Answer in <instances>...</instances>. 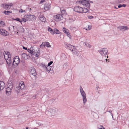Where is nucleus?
<instances>
[{
    "instance_id": "1",
    "label": "nucleus",
    "mask_w": 129,
    "mask_h": 129,
    "mask_svg": "<svg viewBox=\"0 0 129 129\" xmlns=\"http://www.w3.org/2000/svg\"><path fill=\"white\" fill-rule=\"evenodd\" d=\"M61 15L58 14L54 16V18L56 21H58L61 20L63 19L62 15H66V13L65 10H63L61 11Z\"/></svg>"
},
{
    "instance_id": "2",
    "label": "nucleus",
    "mask_w": 129,
    "mask_h": 129,
    "mask_svg": "<svg viewBox=\"0 0 129 129\" xmlns=\"http://www.w3.org/2000/svg\"><path fill=\"white\" fill-rule=\"evenodd\" d=\"M76 3L79 4L80 5H83L88 8H89L90 7V3L88 0L78 1L76 2Z\"/></svg>"
},
{
    "instance_id": "3",
    "label": "nucleus",
    "mask_w": 129,
    "mask_h": 129,
    "mask_svg": "<svg viewBox=\"0 0 129 129\" xmlns=\"http://www.w3.org/2000/svg\"><path fill=\"white\" fill-rule=\"evenodd\" d=\"M80 91L81 94L82 96L83 103L84 104H85L87 101L86 95L85 92L83 90V88L81 86H80Z\"/></svg>"
},
{
    "instance_id": "4",
    "label": "nucleus",
    "mask_w": 129,
    "mask_h": 129,
    "mask_svg": "<svg viewBox=\"0 0 129 129\" xmlns=\"http://www.w3.org/2000/svg\"><path fill=\"white\" fill-rule=\"evenodd\" d=\"M14 60L13 61L12 64L14 65V68L16 67L19 63L20 60L18 56H17L15 57L14 58Z\"/></svg>"
},
{
    "instance_id": "5",
    "label": "nucleus",
    "mask_w": 129,
    "mask_h": 129,
    "mask_svg": "<svg viewBox=\"0 0 129 129\" xmlns=\"http://www.w3.org/2000/svg\"><path fill=\"white\" fill-rule=\"evenodd\" d=\"M13 86L12 85L8 84V87L6 89V94L7 95H9L11 94V91L13 88Z\"/></svg>"
},
{
    "instance_id": "6",
    "label": "nucleus",
    "mask_w": 129,
    "mask_h": 129,
    "mask_svg": "<svg viewBox=\"0 0 129 129\" xmlns=\"http://www.w3.org/2000/svg\"><path fill=\"white\" fill-rule=\"evenodd\" d=\"M58 111V109L54 107L50 108L49 109V111L50 112L52 115H54L57 113Z\"/></svg>"
},
{
    "instance_id": "7",
    "label": "nucleus",
    "mask_w": 129,
    "mask_h": 129,
    "mask_svg": "<svg viewBox=\"0 0 129 129\" xmlns=\"http://www.w3.org/2000/svg\"><path fill=\"white\" fill-rule=\"evenodd\" d=\"M65 45V47L66 48L68 49L72 52H74L73 50H74V49L75 48V46H72L67 43H66Z\"/></svg>"
},
{
    "instance_id": "8",
    "label": "nucleus",
    "mask_w": 129,
    "mask_h": 129,
    "mask_svg": "<svg viewBox=\"0 0 129 129\" xmlns=\"http://www.w3.org/2000/svg\"><path fill=\"white\" fill-rule=\"evenodd\" d=\"M82 8L80 6H76L74 8V11L77 13H82Z\"/></svg>"
},
{
    "instance_id": "9",
    "label": "nucleus",
    "mask_w": 129,
    "mask_h": 129,
    "mask_svg": "<svg viewBox=\"0 0 129 129\" xmlns=\"http://www.w3.org/2000/svg\"><path fill=\"white\" fill-rule=\"evenodd\" d=\"M98 51L102 56L106 55L108 52L107 49L105 48H103L102 50H98Z\"/></svg>"
},
{
    "instance_id": "10",
    "label": "nucleus",
    "mask_w": 129,
    "mask_h": 129,
    "mask_svg": "<svg viewBox=\"0 0 129 129\" xmlns=\"http://www.w3.org/2000/svg\"><path fill=\"white\" fill-rule=\"evenodd\" d=\"M12 4H10V5L6 4H2L1 6H2L6 10H9L10 8L12 6Z\"/></svg>"
},
{
    "instance_id": "11",
    "label": "nucleus",
    "mask_w": 129,
    "mask_h": 129,
    "mask_svg": "<svg viewBox=\"0 0 129 129\" xmlns=\"http://www.w3.org/2000/svg\"><path fill=\"white\" fill-rule=\"evenodd\" d=\"M30 74H31L35 77L37 75L35 69L34 68H31L30 69Z\"/></svg>"
},
{
    "instance_id": "12",
    "label": "nucleus",
    "mask_w": 129,
    "mask_h": 129,
    "mask_svg": "<svg viewBox=\"0 0 129 129\" xmlns=\"http://www.w3.org/2000/svg\"><path fill=\"white\" fill-rule=\"evenodd\" d=\"M8 33L6 30L3 29H0V34L6 36L8 35Z\"/></svg>"
},
{
    "instance_id": "13",
    "label": "nucleus",
    "mask_w": 129,
    "mask_h": 129,
    "mask_svg": "<svg viewBox=\"0 0 129 129\" xmlns=\"http://www.w3.org/2000/svg\"><path fill=\"white\" fill-rule=\"evenodd\" d=\"M118 28L120 30H125L128 29V28L127 27L125 26H123L119 27H118Z\"/></svg>"
},
{
    "instance_id": "14",
    "label": "nucleus",
    "mask_w": 129,
    "mask_h": 129,
    "mask_svg": "<svg viewBox=\"0 0 129 129\" xmlns=\"http://www.w3.org/2000/svg\"><path fill=\"white\" fill-rule=\"evenodd\" d=\"M5 84L4 82L0 81V91L1 89H3L4 87Z\"/></svg>"
},
{
    "instance_id": "15",
    "label": "nucleus",
    "mask_w": 129,
    "mask_h": 129,
    "mask_svg": "<svg viewBox=\"0 0 129 129\" xmlns=\"http://www.w3.org/2000/svg\"><path fill=\"white\" fill-rule=\"evenodd\" d=\"M50 8V5L49 4H45L44 9L45 10L47 11L49 10Z\"/></svg>"
},
{
    "instance_id": "16",
    "label": "nucleus",
    "mask_w": 129,
    "mask_h": 129,
    "mask_svg": "<svg viewBox=\"0 0 129 129\" xmlns=\"http://www.w3.org/2000/svg\"><path fill=\"white\" fill-rule=\"evenodd\" d=\"M19 87L21 89H23L24 87V82L22 81L20 82L19 84Z\"/></svg>"
},
{
    "instance_id": "17",
    "label": "nucleus",
    "mask_w": 129,
    "mask_h": 129,
    "mask_svg": "<svg viewBox=\"0 0 129 129\" xmlns=\"http://www.w3.org/2000/svg\"><path fill=\"white\" fill-rule=\"evenodd\" d=\"M21 56L25 59L26 60L27 59V54L25 53L22 54H21Z\"/></svg>"
},
{
    "instance_id": "18",
    "label": "nucleus",
    "mask_w": 129,
    "mask_h": 129,
    "mask_svg": "<svg viewBox=\"0 0 129 129\" xmlns=\"http://www.w3.org/2000/svg\"><path fill=\"white\" fill-rule=\"evenodd\" d=\"M89 11V10L87 8H83L82 9V13H86L87 12H88Z\"/></svg>"
},
{
    "instance_id": "19",
    "label": "nucleus",
    "mask_w": 129,
    "mask_h": 129,
    "mask_svg": "<svg viewBox=\"0 0 129 129\" xmlns=\"http://www.w3.org/2000/svg\"><path fill=\"white\" fill-rule=\"evenodd\" d=\"M37 53H36V52H35V53H34V54H32V55H34L35 56L38 57L40 55V52L39 50L37 51Z\"/></svg>"
},
{
    "instance_id": "20",
    "label": "nucleus",
    "mask_w": 129,
    "mask_h": 129,
    "mask_svg": "<svg viewBox=\"0 0 129 129\" xmlns=\"http://www.w3.org/2000/svg\"><path fill=\"white\" fill-rule=\"evenodd\" d=\"M30 14L29 15H25L24 16V17L26 18V20H27V21L28 20H30Z\"/></svg>"
},
{
    "instance_id": "21",
    "label": "nucleus",
    "mask_w": 129,
    "mask_h": 129,
    "mask_svg": "<svg viewBox=\"0 0 129 129\" xmlns=\"http://www.w3.org/2000/svg\"><path fill=\"white\" fill-rule=\"evenodd\" d=\"M63 30L67 34H68V33H69V30L64 27L63 28Z\"/></svg>"
},
{
    "instance_id": "22",
    "label": "nucleus",
    "mask_w": 129,
    "mask_h": 129,
    "mask_svg": "<svg viewBox=\"0 0 129 129\" xmlns=\"http://www.w3.org/2000/svg\"><path fill=\"white\" fill-rule=\"evenodd\" d=\"M39 19L43 22H45L46 20V18L44 16L42 17H40V18H39Z\"/></svg>"
},
{
    "instance_id": "23",
    "label": "nucleus",
    "mask_w": 129,
    "mask_h": 129,
    "mask_svg": "<svg viewBox=\"0 0 129 129\" xmlns=\"http://www.w3.org/2000/svg\"><path fill=\"white\" fill-rule=\"evenodd\" d=\"M45 44V46L49 48L51 47V46L50 45V43L47 42H44Z\"/></svg>"
},
{
    "instance_id": "24",
    "label": "nucleus",
    "mask_w": 129,
    "mask_h": 129,
    "mask_svg": "<svg viewBox=\"0 0 129 129\" xmlns=\"http://www.w3.org/2000/svg\"><path fill=\"white\" fill-rule=\"evenodd\" d=\"M54 33L57 34H59L60 32L59 30L56 28H54Z\"/></svg>"
},
{
    "instance_id": "25",
    "label": "nucleus",
    "mask_w": 129,
    "mask_h": 129,
    "mask_svg": "<svg viewBox=\"0 0 129 129\" xmlns=\"http://www.w3.org/2000/svg\"><path fill=\"white\" fill-rule=\"evenodd\" d=\"M12 11H4L3 13L5 14V15H8L10 13H12Z\"/></svg>"
},
{
    "instance_id": "26",
    "label": "nucleus",
    "mask_w": 129,
    "mask_h": 129,
    "mask_svg": "<svg viewBox=\"0 0 129 129\" xmlns=\"http://www.w3.org/2000/svg\"><path fill=\"white\" fill-rule=\"evenodd\" d=\"M6 61L8 65H10L11 63V59L9 58L8 59H7V60H6Z\"/></svg>"
},
{
    "instance_id": "27",
    "label": "nucleus",
    "mask_w": 129,
    "mask_h": 129,
    "mask_svg": "<svg viewBox=\"0 0 129 129\" xmlns=\"http://www.w3.org/2000/svg\"><path fill=\"white\" fill-rule=\"evenodd\" d=\"M27 51L31 53V55H32V54H34V53H35V51H34L33 50H31V49H28L27 50Z\"/></svg>"
},
{
    "instance_id": "28",
    "label": "nucleus",
    "mask_w": 129,
    "mask_h": 129,
    "mask_svg": "<svg viewBox=\"0 0 129 129\" xmlns=\"http://www.w3.org/2000/svg\"><path fill=\"white\" fill-rule=\"evenodd\" d=\"M46 71L48 72H49L51 70V67L50 66H48L46 68Z\"/></svg>"
},
{
    "instance_id": "29",
    "label": "nucleus",
    "mask_w": 129,
    "mask_h": 129,
    "mask_svg": "<svg viewBox=\"0 0 129 129\" xmlns=\"http://www.w3.org/2000/svg\"><path fill=\"white\" fill-rule=\"evenodd\" d=\"M14 26H11L10 27H9V30H11V31H13L14 30Z\"/></svg>"
},
{
    "instance_id": "30",
    "label": "nucleus",
    "mask_w": 129,
    "mask_h": 129,
    "mask_svg": "<svg viewBox=\"0 0 129 129\" xmlns=\"http://www.w3.org/2000/svg\"><path fill=\"white\" fill-rule=\"evenodd\" d=\"M74 50H73V51L74 52H73L74 54H77L78 52V51L77 49L75 48L74 49Z\"/></svg>"
},
{
    "instance_id": "31",
    "label": "nucleus",
    "mask_w": 129,
    "mask_h": 129,
    "mask_svg": "<svg viewBox=\"0 0 129 129\" xmlns=\"http://www.w3.org/2000/svg\"><path fill=\"white\" fill-rule=\"evenodd\" d=\"M4 24L5 23L3 21H0V27H3Z\"/></svg>"
},
{
    "instance_id": "32",
    "label": "nucleus",
    "mask_w": 129,
    "mask_h": 129,
    "mask_svg": "<svg viewBox=\"0 0 129 129\" xmlns=\"http://www.w3.org/2000/svg\"><path fill=\"white\" fill-rule=\"evenodd\" d=\"M30 20L33 19H35L36 18L35 16L34 15H31L30 14Z\"/></svg>"
},
{
    "instance_id": "33",
    "label": "nucleus",
    "mask_w": 129,
    "mask_h": 129,
    "mask_svg": "<svg viewBox=\"0 0 129 129\" xmlns=\"http://www.w3.org/2000/svg\"><path fill=\"white\" fill-rule=\"evenodd\" d=\"M45 43L44 42H43L42 43V44L40 45V47L41 48H42V49H43V48H44L45 47Z\"/></svg>"
},
{
    "instance_id": "34",
    "label": "nucleus",
    "mask_w": 129,
    "mask_h": 129,
    "mask_svg": "<svg viewBox=\"0 0 129 129\" xmlns=\"http://www.w3.org/2000/svg\"><path fill=\"white\" fill-rule=\"evenodd\" d=\"M85 44L87 47H88L89 48L91 47V46L88 43H85Z\"/></svg>"
},
{
    "instance_id": "35",
    "label": "nucleus",
    "mask_w": 129,
    "mask_h": 129,
    "mask_svg": "<svg viewBox=\"0 0 129 129\" xmlns=\"http://www.w3.org/2000/svg\"><path fill=\"white\" fill-rule=\"evenodd\" d=\"M15 20H16L17 21H18L20 22H21V21L20 20V19L18 18H16V19H15Z\"/></svg>"
},
{
    "instance_id": "36",
    "label": "nucleus",
    "mask_w": 129,
    "mask_h": 129,
    "mask_svg": "<svg viewBox=\"0 0 129 129\" xmlns=\"http://www.w3.org/2000/svg\"><path fill=\"white\" fill-rule=\"evenodd\" d=\"M26 18L24 17V18H22V21H23L24 22L27 21V20H26Z\"/></svg>"
},
{
    "instance_id": "37",
    "label": "nucleus",
    "mask_w": 129,
    "mask_h": 129,
    "mask_svg": "<svg viewBox=\"0 0 129 129\" xmlns=\"http://www.w3.org/2000/svg\"><path fill=\"white\" fill-rule=\"evenodd\" d=\"M25 11V10H23L21 9L19 10V12L20 13H23Z\"/></svg>"
},
{
    "instance_id": "38",
    "label": "nucleus",
    "mask_w": 129,
    "mask_h": 129,
    "mask_svg": "<svg viewBox=\"0 0 129 129\" xmlns=\"http://www.w3.org/2000/svg\"><path fill=\"white\" fill-rule=\"evenodd\" d=\"M87 17L88 18L91 19L93 17L92 16H88Z\"/></svg>"
},
{
    "instance_id": "39",
    "label": "nucleus",
    "mask_w": 129,
    "mask_h": 129,
    "mask_svg": "<svg viewBox=\"0 0 129 129\" xmlns=\"http://www.w3.org/2000/svg\"><path fill=\"white\" fill-rule=\"evenodd\" d=\"M53 61H50L49 63L48 64V66H50L53 63Z\"/></svg>"
},
{
    "instance_id": "40",
    "label": "nucleus",
    "mask_w": 129,
    "mask_h": 129,
    "mask_svg": "<svg viewBox=\"0 0 129 129\" xmlns=\"http://www.w3.org/2000/svg\"><path fill=\"white\" fill-rule=\"evenodd\" d=\"M91 28L90 27V26H89L86 29V30H89L91 29Z\"/></svg>"
},
{
    "instance_id": "41",
    "label": "nucleus",
    "mask_w": 129,
    "mask_h": 129,
    "mask_svg": "<svg viewBox=\"0 0 129 129\" xmlns=\"http://www.w3.org/2000/svg\"><path fill=\"white\" fill-rule=\"evenodd\" d=\"M52 29L49 27H48V30L49 31H51V30H52Z\"/></svg>"
},
{
    "instance_id": "42",
    "label": "nucleus",
    "mask_w": 129,
    "mask_h": 129,
    "mask_svg": "<svg viewBox=\"0 0 129 129\" xmlns=\"http://www.w3.org/2000/svg\"><path fill=\"white\" fill-rule=\"evenodd\" d=\"M50 33L52 34L53 35L54 34V31H53V30L52 29V30L50 31Z\"/></svg>"
},
{
    "instance_id": "43",
    "label": "nucleus",
    "mask_w": 129,
    "mask_h": 129,
    "mask_svg": "<svg viewBox=\"0 0 129 129\" xmlns=\"http://www.w3.org/2000/svg\"><path fill=\"white\" fill-rule=\"evenodd\" d=\"M42 66L44 68H46V66H45L44 64H42Z\"/></svg>"
},
{
    "instance_id": "44",
    "label": "nucleus",
    "mask_w": 129,
    "mask_h": 129,
    "mask_svg": "<svg viewBox=\"0 0 129 129\" xmlns=\"http://www.w3.org/2000/svg\"><path fill=\"white\" fill-rule=\"evenodd\" d=\"M67 35L68 37H69L70 39L71 38V36L70 35L69 33H68V34H67Z\"/></svg>"
},
{
    "instance_id": "45",
    "label": "nucleus",
    "mask_w": 129,
    "mask_h": 129,
    "mask_svg": "<svg viewBox=\"0 0 129 129\" xmlns=\"http://www.w3.org/2000/svg\"><path fill=\"white\" fill-rule=\"evenodd\" d=\"M122 7V6L121 5L119 4V5L118 6V8H120Z\"/></svg>"
},
{
    "instance_id": "46",
    "label": "nucleus",
    "mask_w": 129,
    "mask_h": 129,
    "mask_svg": "<svg viewBox=\"0 0 129 129\" xmlns=\"http://www.w3.org/2000/svg\"><path fill=\"white\" fill-rule=\"evenodd\" d=\"M45 0H41L40 2V3H42L44 2L45 1Z\"/></svg>"
},
{
    "instance_id": "47",
    "label": "nucleus",
    "mask_w": 129,
    "mask_h": 129,
    "mask_svg": "<svg viewBox=\"0 0 129 129\" xmlns=\"http://www.w3.org/2000/svg\"><path fill=\"white\" fill-rule=\"evenodd\" d=\"M98 128L100 129H105V128H104V127H103V128L102 127H99L98 126Z\"/></svg>"
},
{
    "instance_id": "48",
    "label": "nucleus",
    "mask_w": 129,
    "mask_h": 129,
    "mask_svg": "<svg viewBox=\"0 0 129 129\" xmlns=\"http://www.w3.org/2000/svg\"><path fill=\"white\" fill-rule=\"evenodd\" d=\"M33 99H35L36 98V95H34L33 97Z\"/></svg>"
},
{
    "instance_id": "49",
    "label": "nucleus",
    "mask_w": 129,
    "mask_h": 129,
    "mask_svg": "<svg viewBox=\"0 0 129 129\" xmlns=\"http://www.w3.org/2000/svg\"><path fill=\"white\" fill-rule=\"evenodd\" d=\"M122 7H125L126 5L125 4H123L122 5H121Z\"/></svg>"
},
{
    "instance_id": "50",
    "label": "nucleus",
    "mask_w": 129,
    "mask_h": 129,
    "mask_svg": "<svg viewBox=\"0 0 129 129\" xmlns=\"http://www.w3.org/2000/svg\"><path fill=\"white\" fill-rule=\"evenodd\" d=\"M23 48L26 50L27 49V48L26 47H24V46L23 47Z\"/></svg>"
},
{
    "instance_id": "51",
    "label": "nucleus",
    "mask_w": 129,
    "mask_h": 129,
    "mask_svg": "<svg viewBox=\"0 0 129 129\" xmlns=\"http://www.w3.org/2000/svg\"><path fill=\"white\" fill-rule=\"evenodd\" d=\"M44 16L42 15H40L39 17V18H40V17H43Z\"/></svg>"
},
{
    "instance_id": "52",
    "label": "nucleus",
    "mask_w": 129,
    "mask_h": 129,
    "mask_svg": "<svg viewBox=\"0 0 129 129\" xmlns=\"http://www.w3.org/2000/svg\"><path fill=\"white\" fill-rule=\"evenodd\" d=\"M98 126L99 127H102L103 128V126L102 125H100Z\"/></svg>"
},
{
    "instance_id": "53",
    "label": "nucleus",
    "mask_w": 129,
    "mask_h": 129,
    "mask_svg": "<svg viewBox=\"0 0 129 129\" xmlns=\"http://www.w3.org/2000/svg\"><path fill=\"white\" fill-rule=\"evenodd\" d=\"M125 0H121L120 1L121 2H122L125 1Z\"/></svg>"
},
{
    "instance_id": "54",
    "label": "nucleus",
    "mask_w": 129,
    "mask_h": 129,
    "mask_svg": "<svg viewBox=\"0 0 129 129\" xmlns=\"http://www.w3.org/2000/svg\"><path fill=\"white\" fill-rule=\"evenodd\" d=\"M89 1V3H90H90H93V2H92L91 1Z\"/></svg>"
},
{
    "instance_id": "55",
    "label": "nucleus",
    "mask_w": 129,
    "mask_h": 129,
    "mask_svg": "<svg viewBox=\"0 0 129 129\" xmlns=\"http://www.w3.org/2000/svg\"><path fill=\"white\" fill-rule=\"evenodd\" d=\"M10 54V53L8 52V53H7V55H9Z\"/></svg>"
},
{
    "instance_id": "56",
    "label": "nucleus",
    "mask_w": 129,
    "mask_h": 129,
    "mask_svg": "<svg viewBox=\"0 0 129 129\" xmlns=\"http://www.w3.org/2000/svg\"><path fill=\"white\" fill-rule=\"evenodd\" d=\"M106 61H107V60H108V62H109V59H106Z\"/></svg>"
},
{
    "instance_id": "57",
    "label": "nucleus",
    "mask_w": 129,
    "mask_h": 129,
    "mask_svg": "<svg viewBox=\"0 0 129 129\" xmlns=\"http://www.w3.org/2000/svg\"><path fill=\"white\" fill-rule=\"evenodd\" d=\"M114 8L115 9H117V8H116V7H115V6H114Z\"/></svg>"
},
{
    "instance_id": "58",
    "label": "nucleus",
    "mask_w": 129,
    "mask_h": 129,
    "mask_svg": "<svg viewBox=\"0 0 129 129\" xmlns=\"http://www.w3.org/2000/svg\"><path fill=\"white\" fill-rule=\"evenodd\" d=\"M98 88H99V87L98 86L97 87H96V89H98Z\"/></svg>"
},
{
    "instance_id": "59",
    "label": "nucleus",
    "mask_w": 129,
    "mask_h": 129,
    "mask_svg": "<svg viewBox=\"0 0 129 129\" xmlns=\"http://www.w3.org/2000/svg\"><path fill=\"white\" fill-rule=\"evenodd\" d=\"M28 127H27L26 128V129H28Z\"/></svg>"
},
{
    "instance_id": "60",
    "label": "nucleus",
    "mask_w": 129,
    "mask_h": 129,
    "mask_svg": "<svg viewBox=\"0 0 129 129\" xmlns=\"http://www.w3.org/2000/svg\"><path fill=\"white\" fill-rule=\"evenodd\" d=\"M108 58V56H107V58Z\"/></svg>"
},
{
    "instance_id": "61",
    "label": "nucleus",
    "mask_w": 129,
    "mask_h": 129,
    "mask_svg": "<svg viewBox=\"0 0 129 129\" xmlns=\"http://www.w3.org/2000/svg\"><path fill=\"white\" fill-rule=\"evenodd\" d=\"M74 20H73V21H74Z\"/></svg>"
},
{
    "instance_id": "62",
    "label": "nucleus",
    "mask_w": 129,
    "mask_h": 129,
    "mask_svg": "<svg viewBox=\"0 0 129 129\" xmlns=\"http://www.w3.org/2000/svg\"><path fill=\"white\" fill-rule=\"evenodd\" d=\"M38 129V128H35V129Z\"/></svg>"
},
{
    "instance_id": "63",
    "label": "nucleus",
    "mask_w": 129,
    "mask_h": 129,
    "mask_svg": "<svg viewBox=\"0 0 129 129\" xmlns=\"http://www.w3.org/2000/svg\"><path fill=\"white\" fill-rule=\"evenodd\" d=\"M30 49H31V48Z\"/></svg>"
}]
</instances>
